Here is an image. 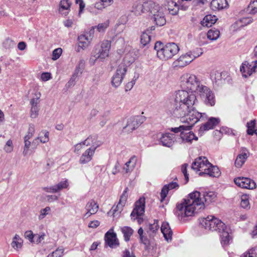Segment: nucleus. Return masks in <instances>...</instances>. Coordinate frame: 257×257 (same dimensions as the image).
Wrapping results in <instances>:
<instances>
[{
  "label": "nucleus",
  "instance_id": "obj_1",
  "mask_svg": "<svg viewBox=\"0 0 257 257\" xmlns=\"http://www.w3.org/2000/svg\"><path fill=\"white\" fill-rule=\"evenodd\" d=\"M203 86L197 76L186 73L180 77L181 89L176 91L173 95V101L175 102L176 113L182 115L192 106L198 102L196 93Z\"/></svg>",
  "mask_w": 257,
  "mask_h": 257
},
{
  "label": "nucleus",
  "instance_id": "obj_2",
  "mask_svg": "<svg viewBox=\"0 0 257 257\" xmlns=\"http://www.w3.org/2000/svg\"><path fill=\"white\" fill-rule=\"evenodd\" d=\"M216 197V194L213 191H206L202 193L194 191L190 193L182 203L177 205L175 214L179 220H182L186 217L194 215L209 204L214 202Z\"/></svg>",
  "mask_w": 257,
  "mask_h": 257
},
{
  "label": "nucleus",
  "instance_id": "obj_3",
  "mask_svg": "<svg viewBox=\"0 0 257 257\" xmlns=\"http://www.w3.org/2000/svg\"><path fill=\"white\" fill-rule=\"evenodd\" d=\"M164 11V7L153 1L144 2L142 0L135 2L131 10V12L136 16H140L145 13H149L152 19L158 26H162L166 23Z\"/></svg>",
  "mask_w": 257,
  "mask_h": 257
},
{
  "label": "nucleus",
  "instance_id": "obj_4",
  "mask_svg": "<svg viewBox=\"0 0 257 257\" xmlns=\"http://www.w3.org/2000/svg\"><path fill=\"white\" fill-rule=\"evenodd\" d=\"M194 105L195 104H193L192 106L188 109L186 112L182 115L180 113L177 115L175 112L176 108L175 102L173 101V107L171 112L172 114L176 117L183 118V120H182V122H186L188 124L187 125H191V127H192L198 121H204L207 118V114L205 113H200L196 109H194Z\"/></svg>",
  "mask_w": 257,
  "mask_h": 257
},
{
  "label": "nucleus",
  "instance_id": "obj_5",
  "mask_svg": "<svg viewBox=\"0 0 257 257\" xmlns=\"http://www.w3.org/2000/svg\"><path fill=\"white\" fill-rule=\"evenodd\" d=\"M157 55L160 59L167 60L172 58L179 51L178 45L174 43H169L164 45L161 42H157L154 46Z\"/></svg>",
  "mask_w": 257,
  "mask_h": 257
},
{
  "label": "nucleus",
  "instance_id": "obj_6",
  "mask_svg": "<svg viewBox=\"0 0 257 257\" xmlns=\"http://www.w3.org/2000/svg\"><path fill=\"white\" fill-rule=\"evenodd\" d=\"M192 128L191 125H181L178 127H172L170 130L175 134L180 133V137L176 139L180 144H191L193 140H198L191 131Z\"/></svg>",
  "mask_w": 257,
  "mask_h": 257
},
{
  "label": "nucleus",
  "instance_id": "obj_7",
  "mask_svg": "<svg viewBox=\"0 0 257 257\" xmlns=\"http://www.w3.org/2000/svg\"><path fill=\"white\" fill-rule=\"evenodd\" d=\"M111 42L108 40H104L95 46L90 58V63L93 65L97 60L103 61L108 57Z\"/></svg>",
  "mask_w": 257,
  "mask_h": 257
},
{
  "label": "nucleus",
  "instance_id": "obj_8",
  "mask_svg": "<svg viewBox=\"0 0 257 257\" xmlns=\"http://www.w3.org/2000/svg\"><path fill=\"white\" fill-rule=\"evenodd\" d=\"M199 224L202 227L211 231L220 232L225 224L220 219L213 215H209L206 217L199 219Z\"/></svg>",
  "mask_w": 257,
  "mask_h": 257
},
{
  "label": "nucleus",
  "instance_id": "obj_9",
  "mask_svg": "<svg viewBox=\"0 0 257 257\" xmlns=\"http://www.w3.org/2000/svg\"><path fill=\"white\" fill-rule=\"evenodd\" d=\"M211 167V163L205 157H199L195 160L192 164L191 168L199 172L200 176L206 175Z\"/></svg>",
  "mask_w": 257,
  "mask_h": 257
},
{
  "label": "nucleus",
  "instance_id": "obj_10",
  "mask_svg": "<svg viewBox=\"0 0 257 257\" xmlns=\"http://www.w3.org/2000/svg\"><path fill=\"white\" fill-rule=\"evenodd\" d=\"M145 199L144 197L140 198L135 203V207L131 214L132 219H138L139 223H141L143 219L141 216L145 212Z\"/></svg>",
  "mask_w": 257,
  "mask_h": 257
},
{
  "label": "nucleus",
  "instance_id": "obj_11",
  "mask_svg": "<svg viewBox=\"0 0 257 257\" xmlns=\"http://www.w3.org/2000/svg\"><path fill=\"white\" fill-rule=\"evenodd\" d=\"M197 93L199 94L206 105L212 106L215 105V98L214 94L208 87L203 85Z\"/></svg>",
  "mask_w": 257,
  "mask_h": 257
},
{
  "label": "nucleus",
  "instance_id": "obj_12",
  "mask_svg": "<svg viewBox=\"0 0 257 257\" xmlns=\"http://www.w3.org/2000/svg\"><path fill=\"white\" fill-rule=\"evenodd\" d=\"M127 66L124 64H120L118 65L111 78V84L113 87L116 88L121 84L127 71Z\"/></svg>",
  "mask_w": 257,
  "mask_h": 257
},
{
  "label": "nucleus",
  "instance_id": "obj_13",
  "mask_svg": "<svg viewBox=\"0 0 257 257\" xmlns=\"http://www.w3.org/2000/svg\"><path fill=\"white\" fill-rule=\"evenodd\" d=\"M146 120V117L142 115L131 116L127 119L126 124L123 129L128 132H132L137 129Z\"/></svg>",
  "mask_w": 257,
  "mask_h": 257
},
{
  "label": "nucleus",
  "instance_id": "obj_14",
  "mask_svg": "<svg viewBox=\"0 0 257 257\" xmlns=\"http://www.w3.org/2000/svg\"><path fill=\"white\" fill-rule=\"evenodd\" d=\"M257 69V63L254 61L251 63L248 61L243 62L240 66V71L244 78H248Z\"/></svg>",
  "mask_w": 257,
  "mask_h": 257
},
{
  "label": "nucleus",
  "instance_id": "obj_15",
  "mask_svg": "<svg viewBox=\"0 0 257 257\" xmlns=\"http://www.w3.org/2000/svg\"><path fill=\"white\" fill-rule=\"evenodd\" d=\"M93 33L94 27H92L89 32V36H88V34H81L78 36L77 52H80L81 49L84 50L88 47L92 40V35L93 34Z\"/></svg>",
  "mask_w": 257,
  "mask_h": 257
},
{
  "label": "nucleus",
  "instance_id": "obj_16",
  "mask_svg": "<svg viewBox=\"0 0 257 257\" xmlns=\"http://www.w3.org/2000/svg\"><path fill=\"white\" fill-rule=\"evenodd\" d=\"M235 184L238 187L247 189H253L256 187L255 182L247 177H238L233 180Z\"/></svg>",
  "mask_w": 257,
  "mask_h": 257
},
{
  "label": "nucleus",
  "instance_id": "obj_17",
  "mask_svg": "<svg viewBox=\"0 0 257 257\" xmlns=\"http://www.w3.org/2000/svg\"><path fill=\"white\" fill-rule=\"evenodd\" d=\"M104 238L105 244L110 248H116L119 246V241L117 238L116 233L113 232L112 228L109 229L105 233Z\"/></svg>",
  "mask_w": 257,
  "mask_h": 257
},
{
  "label": "nucleus",
  "instance_id": "obj_18",
  "mask_svg": "<svg viewBox=\"0 0 257 257\" xmlns=\"http://www.w3.org/2000/svg\"><path fill=\"white\" fill-rule=\"evenodd\" d=\"M36 97L33 98L30 100V104L31 106L30 116L32 118H36L39 115V112L40 110V97L41 96L40 93L35 94Z\"/></svg>",
  "mask_w": 257,
  "mask_h": 257
},
{
  "label": "nucleus",
  "instance_id": "obj_19",
  "mask_svg": "<svg viewBox=\"0 0 257 257\" xmlns=\"http://www.w3.org/2000/svg\"><path fill=\"white\" fill-rule=\"evenodd\" d=\"M69 186V182L67 179H63L58 184L44 188V190L48 193H55L61 190L66 189Z\"/></svg>",
  "mask_w": 257,
  "mask_h": 257
},
{
  "label": "nucleus",
  "instance_id": "obj_20",
  "mask_svg": "<svg viewBox=\"0 0 257 257\" xmlns=\"http://www.w3.org/2000/svg\"><path fill=\"white\" fill-rule=\"evenodd\" d=\"M249 156L248 150L245 148H241L240 153L236 157L235 166L238 168H241Z\"/></svg>",
  "mask_w": 257,
  "mask_h": 257
},
{
  "label": "nucleus",
  "instance_id": "obj_21",
  "mask_svg": "<svg viewBox=\"0 0 257 257\" xmlns=\"http://www.w3.org/2000/svg\"><path fill=\"white\" fill-rule=\"evenodd\" d=\"M85 209L86 212L84 214L83 217L84 218H87L97 212L98 205L94 200H91L87 203Z\"/></svg>",
  "mask_w": 257,
  "mask_h": 257
},
{
  "label": "nucleus",
  "instance_id": "obj_22",
  "mask_svg": "<svg viewBox=\"0 0 257 257\" xmlns=\"http://www.w3.org/2000/svg\"><path fill=\"white\" fill-rule=\"evenodd\" d=\"M220 121V120L218 117H210L206 123L201 125L199 131L204 132L213 129L219 124Z\"/></svg>",
  "mask_w": 257,
  "mask_h": 257
},
{
  "label": "nucleus",
  "instance_id": "obj_23",
  "mask_svg": "<svg viewBox=\"0 0 257 257\" xmlns=\"http://www.w3.org/2000/svg\"><path fill=\"white\" fill-rule=\"evenodd\" d=\"M160 143L165 147H171L175 141H176V136L171 133H165L162 135L160 139Z\"/></svg>",
  "mask_w": 257,
  "mask_h": 257
},
{
  "label": "nucleus",
  "instance_id": "obj_24",
  "mask_svg": "<svg viewBox=\"0 0 257 257\" xmlns=\"http://www.w3.org/2000/svg\"><path fill=\"white\" fill-rule=\"evenodd\" d=\"M192 61H193L192 58L190 57V55H189L188 52H187L186 54L180 56L178 59L174 62L173 65L174 67H178L180 68L184 67Z\"/></svg>",
  "mask_w": 257,
  "mask_h": 257
},
{
  "label": "nucleus",
  "instance_id": "obj_25",
  "mask_svg": "<svg viewBox=\"0 0 257 257\" xmlns=\"http://www.w3.org/2000/svg\"><path fill=\"white\" fill-rule=\"evenodd\" d=\"M223 229H221L220 232V238L221 243L223 247L228 245L231 240V237L229 235L230 233V229L227 227L226 225L223 227Z\"/></svg>",
  "mask_w": 257,
  "mask_h": 257
},
{
  "label": "nucleus",
  "instance_id": "obj_26",
  "mask_svg": "<svg viewBox=\"0 0 257 257\" xmlns=\"http://www.w3.org/2000/svg\"><path fill=\"white\" fill-rule=\"evenodd\" d=\"M84 144L86 146H90L89 149L93 148L95 151L101 145V143L97 140L96 135H91L84 141Z\"/></svg>",
  "mask_w": 257,
  "mask_h": 257
},
{
  "label": "nucleus",
  "instance_id": "obj_27",
  "mask_svg": "<svg viewBox=\"0 0 257 257\" xmlns=\"http://www.w3.org/2000/svg\"><path fill=\"white\" fill-rule=\"evenodd\" d=\"M95 150L92 149H87L81 155L79 159V163L81 164H85L89 162L92 159Z\"/></svg>",
  "mask_w": 257,
  "mask_h": 257
},
{
  "label": "nucleus",
  "instance_id": "obj_28",
  "mask_svg": "<svg viewBox=\"0 0 257 257\" xmlns=\"http://www.w3.org/2000/svg\"><path fill=\"white\" fill-rule=\"evenodd\" d=\"M71 4L69 0H61L59 4V13L63 16H66L70 11Z\"/></svg>",
  "mask_w": 257,
  "mask_h": 257
},
{
  "label": "nucleus",
  "instance_id": "obj_29",
  "mask_svg": "<svg viewBox=\"0 0 257 257\" xmlns=\"http://www.w3.org/2000/svg\"><path fill=\"white\" fill-rule=\"evenodd\" d=\"M179 185L176 182H172L168 184L164 185L162 189L161 192V200L163 201L167 196L169 190L174 189H178Z\"/></svg>",
  "mask_w": 257,
  "mask_h": 257
},
{
  "label": "nucleus",
  "instance_id": "obj_30",
  "mask_svg": "<svg viewBox=\"0 0 257 257\" xmlns=\"http://www.w3.org/2000/svg\"><path fill=\"white\" fill-rule=\"evenodd\" d=\"M228 6L226 0H212L210 6L213 11L221 10Z\"/></svg>",
  "mask_w": 257,
  "mask_h": 257
},
{
  "label": "nucleus",
  "instance_id": "obj_31",
  "mask_svg": "<svg viewBox=\"0 0 257 257\" xmlns=\"http://www.w3.org/2000/svg\"><path fill=\"white\" fill-rule=\"evenodd\" d=\"M161 230L166 240L169 241L172 240L173 232L168 222H163Z\"/></svg>",
  "mask_w": 257,
  "mask_h": 257
},
{
  "label": "nucleus",
  "instance_id": "obj_32",
  "mask_svg": "<svg viewBox=\"0 0 257 257\" xmlns=\"http://www.w3.org/2000/svg\"><path fill=\"white\" fill-rule=\"evenodd\" d=\"M136 162L137 159L135 157H131L123 166L122 168V172L124 173H128L132 172L136 165Z\"/></svg>",
  "mask_w": 257,
  "mask_h": 257
},
{
  "label": "nucleus",
  "instance_id": "obj_33",
  "mask_svg": "<svg viewBox=\"0 0 257 257\" xmlns=\"http://www.w3.org/2000/svg\"><path fill=\"white\" fill-rule=\"evenodd\" d=\"M217 19L214 15H206L201 21V24L204 27H210L215 23Z\"/></svg>",
  "mask_w": 257,
  "mask_h": 257
},
{
  "label": "nucleus",
  "instance_id": "obj_34",
  "mask_svg": "<svg viewBox=\"0 0 257 257\" xmlns=\"http://www.w3.org/2000/svg\"><path fill=\"white\" fill-rule=\"evenodd\" d=\"M23 240L18 234H15L13 238L11 243L12 247L15 250L19 251L22 247Z\"/></svg>",
  "mask_w": 257,
  "mask_h": 257
},
{
  "label": "nucleus",
  "instance_id": "obj_35",
  "mask_svg": "<svg viewBox=\"0 0 257 257\" xmlns=\"http://www.w3.org/2000/svg\"><path fill=\"white\" fill-rule=\"evenodd\" d=\"M121 231L123 235L124 239L125 241H128L130 239V237L133 233V230L128 226L121 227Z\"/></svg>",
  "mask_w": 257,
  "mask_h": 257
},
{
  "label": "nucleus",
  "instance_id": "obj_36",
  "mask_svg": "<svg viewBox=\"0 0 257 257\" xmlns=\"http://www.w3.org/2000/svg\"><path fill=\"white\" fill-rule=\"evenodd\" d=\"M206 175L210 177H218L220 175V171L217 166H213L211 164V167H209V169L207 171Z\"/></svg>",
  "mask_w": 257,
  "mask_h": 257
},
{
  "label": "nucleus",
  "instance_id": "obj_37",
  "mask_svg": "<svg viewBox=\"0 0 257 257\" xmlns=\"http://www.w3.org/2000/svg\"><path fill=\"white\" fill-rule=\"evenodd\" d=\"M220 36V32L218 30L211 29L209 30L207 33V38L211 41L217 40Z\"/></svg>",
  "mask_w": 257,
  "mask_h": 257
},
{
  "label": "nucleus",
  "instance_id": "obj_38",
  "mask_svg": "<svg viewBox=\"0 0 257 257\" xmlns=\"http://www.w3.org/2000/svg\"><path fill=\"white\" fill-rule=\"evenodd\" d=\"M240 257H257V245L247 249Z\"/></svg>",
  "mask_w": 257,
  "mask_h": 257
},
{
  "label": "nucleus",
  "instance_id": "obj_39",
  "mask_svg": "<svg viewBox=\"0 0 257 257\" xmlns=\"http://www.w3.org/2000/svg\"><path fill=\"white\" fill-rule=\"evenodd\" d=\"M255 120H252L247 123V133L249 135H253L254 134L257 135V129H255Z\"/></svg>",
  "mask_w": 257,
  "mask_h": 257
},
{
  "label": "nucleus",
  "instance_id": "obj_40",
  "mask_svg": "<svg viewBox=\"0 0 257 257\" xmlns=\"http://www.w3.org/2000/svg\"><path fill=\"white\" fill-rule=\"evenodd\" d=\"M49 133L47 131L43 130L38 135L37 137L40 140V142L42 143H46L49 141Z\"/></svg>",
  "mask_w": 257,
  "mask_h": 257
},
{
  "label": "nucleus",
  "instance_id": "obj_41",
  "mask_svg": "<svg viewBox=\"0 0 257 257\" xmlns=\"http://www.w3.org/2000/svg\"><path fill=\"white\" fill-rule=\"evenodd\" d=\"M85 62L83 59L79 60L77 65L76 67L74 74L78 75V74H82L83 69H84Z\"/></svg>",
  "mask_w": 257,
  "mask_h": 257
},
{
  "label": "nucleus",
  "instance_id": "obj_42",
  "mask_svg": "<svg viewBox=\"0 0 257 257\" xmlns=\"http://www.w3.org/2000/svg\"><path fill=\"white\" fill-rule=\"evenodd\" d=\"M147 31L143 32L141 36V43L143 46H146L151 41V36Z\"/></svg>",
  "mask_w": 257,
  "mask_h": 257
},
{
  "label": "nucleus",
  "instance_id": "obj_43",
  "mask_svg": "<svg viewBox=\"0 0 257 257\" xmlns=\"http://www.w3.org/2000/svg\"><path fill=\"white\" fill-rule=\"evenodd\" d=\"M240 206L244 209H248L250 208L249 197L248 195L244 194L241 196Z\"/></svg>",
  "mask_w": 257,
  "mask_h": 257
},
{
  "label": "nucleus",
  "instance_id": "obj_44",
  "mask_svg": "<svg viewBox=\"0 0 257 257\" xmlns=\"http://www.w3.org/2000/svg\"><path fill=\"white\" fill-rule=\"evenodd\" d=\"M247 11L250 14L257 13V0H251L247 8Z\"/></svg>",
  "mask_w": 257,
  "mask_h": 257
},
{
  "label": "nucleus",
  "instance_id": "obj_45",
  "mask_svg": "<svg viewBox=\"0 0 257 257\" xmlns=\"http://www.w3.org/2000/svg\"><path fill=\"white\" fill-rule=\"evenodd\" d=\"M128 189L127 187L125 188V189L123 191L122 194L120 196V199H119V202H118V203L120 204H121V205H122L123 207L125 206V203L126 202V201H127V197H128L127 192H128Z\"/></svg>",
  "mask_w": 257,
  "mask_h": 257
},
{
  "label": "nucleus",
  "instance_id": "obj_46",
  "mask_svg": "<svg viewBox=\"0 0 257 257\" xmlns=\"http://www.w3.org/2000/svg\"><path fill=\"white\" fill-rule=\"evenodd\" d=\"M30 138L25 137L24 138V148L23 152V154L24 156H26L28 154L30 147L31 145V142L29 141Z\"/></svg>",
  "mask_w": 257,
  "mask_h": 257
},
{
  "label": "nucleus",
  "instance_id": "obj_47",
  "mask_svg": "<svg viewBox=\"0 0 257 257\" xmlns=\"http://www.w3.org/2000/svg\"><path fill=\"white\" fill-rule=\"evenodd\" d=\"M188 53L189 55H190V57L192 58V61H193L195 59L201 55L203 52L201 49L196 48L193 51L188 52Z\"/></svg>",
  "mask_w": 257,
  "mask_h": 257
},
{
  "label": "nucleus",
  "instance_id": "obj_48",
  "mask_svg": "<svg viewBox=\"0 0 257 257\" xmlns=\"http://www.w3.org/2000/svg\"><path fill=\"white\" fill-rule=\"evenodd\" d=\"M123 208V206L118 203L116 206L114 205L112 206L111 210L109 211V213L112 214L113 216H114V214L117 213H120L122 210Z\"/></svg>",
  "mask_w": 257,
  "mask_h": 257
},
{
  "label": "nucleus",
  "instance_id": "obj_49",
  "mask_svg": "<svg viewBox=\"0 0 257 257\" xmlns=\"http://www.w3.org/2000/svg\"><path fill=\"white\" fill-rule=\"evenodd\" d=\"M51 211V208L50 207H46L44 209H42L40 211V215H39L38 218L39 220H42L44 219L47 215L50 214Z\"/></svg>",
  "mask_w": 257,
  "mask_h": 257
},
{
  "label": "nucleus",
  "instance_id": "obj_50",
  "mask_svg": "<svg viewBox=\"0 0 257 257\" xmlns=\"http://www.w3.org/2000/svg\"><path fill=\"white\" fill-rule=\"evenodd\" d=\"M35 132V125L32 123H30L29 125V127L28 129V131L27 134L25 135V137H27L29 138H31L34 135Z\"/></svg>",
  "mask_w": 257,
  "mask_h": 257
},
{
  "label": "nucleus",
  "instance_id": "obj_51",
  "mask_svg": "<svg viewBox=\"0 0 257 257\" xmlns=\"http://www.w3.org/2000/svg\"><path fill=\"white\" fill-rule=\"evenodd\" d=\"M108 22H105L103 23L99 24L97 26L93 27L94 29H97V30L100 33L104 32L106 28L108 27Z\"/></svg>",
  "mask_w": 257,
  "mask_h": 257
},
{
  "label": "nucleus",
  "instance_id": "obj_52",
  "mask_svg": "<svg viewBox=\"0 0 257 257\" xmlns=\"http://www.w3.org/2000/svg\"><path fill=\"white\" fill-rule=\"evenodd\" d=\"M134 61L135 58L131 57V54L130 53H127L125 55V57L123 58V62L121 64H124L127 66V65L132 64L134 62Z\"/></svg>",
  "mask_w": 257,
  "mask_h": 257
},
{
  "label": "nucleus",
  "instance_id": "obj_53",
  "mask_svg": "<svg viewBox=\"0 0 257 257\" xmlns=\"http://www.w3.org/2000/svg\"><path fill=\"white\" fill-rule=\"evenodd\" d=\"M64 249L58 248L51 253L49 254L47 257H61L63 254Z\"/></svg>",
  "mask_w": 257,
  "mask_h": 257
},
{
  "label": "nucleus",
  "instance_id": "obj_54",
  "mask_svg": "<svg viewBox=\"0 0 257 257\" xmlns=\"http://www.w3.org/2000/svg\"><path fill=\"white\" fill-rule=\"evenodd\" d=\"M13 142L11 140H9L7 142L4 149L6 153H10L13 151Z\"/></svg>",
  "mask_w": 257,
  "mask_h": 257
},
{
  "label": "nucleus",
  "instance_id": "obj_55",
  "mask_svg": "<svg viewBox=\"0 0 257 257\" xmlns=\"http://www.w3.org/2000/svg\"><path fill=\"white\" fill-rule=\"evenodd\" d=\"M15 45V42L10 38L6 39V40L3 42V46L6 49L12 48L14 47Z\"/></svg>",
  "mask_w": 257,
  "mask_h": 257
},
{
  "label": "nucleus",
  "instance_id": "obj_56",
  "mask_svg": "<svg viewBox=\"0 0 257 257\" xmlns=\"http://www.w3.org/2000/svg\"><path fill=\"white\" fill-rule=\"evenodd\" d=\"M62 52L61 48L55 49L52 53V59L54 60H57L61 56Z\"/></svg>",
  "mask_w": 257,
  "mask_h": 257
},
{
  "label": "nucleus",
  "instance_id": "obj_57",
  "mask_svg": "<svg viewBox=\"0 0 257 257\" xmlns=\"http://www.w3.org/2000/svg\"><path fill=\"white\" fill-rule=\"evenodd\" d=\"M45 236V234L44 233L35 235L34 242L37 243L41 242L44 239Z\"/></svg>",
  "mask_w": 257,
  "mask_h": 257
},
{
  "label": "nucleus",
  "instance_id": "obj_58",
  "mask_svg": "<svg viewBox=\"0 0 257 257\" xmlns=\"http://www.w3.org/2000/svg\"><path fill=\"white\" fill-rule=\"evenodd\" d=\"M77 76L78 75L73 73L69 81L66 84V86L69 88L74 86L75 84V80Z\"/></svg>",
  "mask_w": 257,
  "mask_h": 257
},
{
  "label": "nucleus",
  "instance_id": "obj_59",
  "mask_svg": "<svg viewBox=\"0 0 257 257\" xmlns=\"http://www.w3.org/2000/svg\"><path fill=\"white\" fill-rule=\"evenodd\" d=\"M187 166H188V165L187 164H184L181 167V171L184 175L185 180H186V183H187L189 180V175L187 173Z\"/></svg>",
  "mask_w": 257,
  "mask_h": 257
},
{
  "label": "nucleus",
  "instance_id": "obj_60",
  "mask_svg": "<svg viewBox=\"0 0 257 257\" xmlns=\"http://www.w3.org/2000/svg\"><path fill=\"white\" fill-rule=\"evenodd\" d=\"M25 237L29 239L31 242L34 241V238L35 235L33 234V232L31 230L26 231L25 233Z\"/></svg>",
  "mask_w": 257,
  "mask_h": 257
},
{
  "label": "nucleus",
  "instance_id": "obj_61",
  "mask_svg": "<svg viewBox=\"0 0 257 257\" xmlns=\"http://www.w3.org/2000/svg\"><path fill=\"white\" fill-rule=\"evenodd\" d=\"M94 7L98 10H102L106 7L104 3H103L101 1L99 0V1L94 4Z\"/></svg>",
  "mask_w": 257,
  "mask_h": 257
},
{
  "label": "nucleus",
  "instance_id": "obj_62",
  "mask_svg": "<svg viewBox=\"0 0 257 257\" xmlns=\"http://www.w3.org/2000/svg\"><path fill=\"white\" fill-rule=\"evenodd\" d=\"M83 146H85L84 144V141L75 145L74 146V152L78 154L79 151L82 149Z\"/></svg>",
  "mask_w": 257,
  "mask_h": 257
},
{
  "label": "nucleus",
  "instance_id": "obj_63",
  "mask_svg": "<svg viewBox=\"0 0 257 257\" xmlns=\"http://www.w3.org/2000/svg\"><path fill=\"white\" fill-rule=\"evenodd\" d=\"M51 78V74L49 72H43L41 75V79L43 81H47Z\"/></svg>",
  "mask_w": 257,
  "mask_h": 257
},
{
  "label": "nucleus",
  "instance_id": "obj_64",
  "mask_svg": "<svg viewBox=\"0 0 257 257\" xmlns=\"http://www.w3.org/2000/svg\"><path fill=\"white\" fill-rule=\"evenodd\" d=\"M220 132L222 134L231 135L233 133L232 130L226 126H223L220 128Z\"/></svg>",
  "mask_w": 257,
  "mask_h": 257
}]
</instances>
